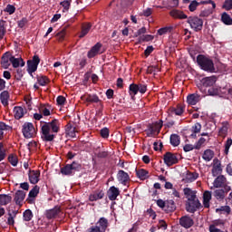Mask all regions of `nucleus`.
Returning <instances> with one entry per match:
<instances>
[{
    "mask_svg": "<svg viewBox=\"0 0 232 232\" xmlns=\"http://www.w3.org/2000/svg\"><path fill=\"white\" fill-rule=\"evenodd\" d=\"M61 131V121L53 119L49 122L41 121V139L44 142H52Z\"/></svg>",
    "mask_w": 232,
    "mask_h": 232,
    "instance_id": "f257e3e1",
    "label": "nucleus"
},
{
    "mask_svg": "<svg viewBox=\"0 0 232 232\" xmlns=\"http://www.w3.org/2000/svg\"><path fill=\"white\" fill-rule=\"evenodd\" d=\"M183 193L186 198H188L186 203V211H188V213H195L198 209L202 208V204H200V201L197 198V192L189 188H185Z\"/></svg>",
    "mask_w": 232,
    "mask_h": 232,
    "instance_id": "f03ea898",
    "label": "nucleus"
},
{
    "mask_svg": "<svg viewBox=\"0 0 232 232\" xmlns=\"http://www.w3.org/2000/svg\"><path fill=\"white\" fill-rule=\"evenodd\" d=\"M197 63L204 72H210L211 73L215 72V63H213V60L206 57L205 55L198 54L197 56Z\"/></svg>",
    "mask_w": 232,
    "mask_h": 232,
    "instance_id": "7ed1b4c3",
    "label": "nucleus"
},
{
    "mask_svg": "<svg viewBox=\"0 0 232 232\" xmlns=\"http://www.w3.org/2000/svg\"><path fill=\"white\" fill-rule=\"evenodd\" d=\"M22 133L24 139H34L36 135L35 127H34V123L25 122L22 126Z\"/></svg>",
    "mask_w": 232,
    "mask_h": 232,
    "instance_id": "20e7f679",
    "label": "nucleus"
},
{
    "mask_svg": "<svg viewBox=\"0 0 232 232\" xmlns=\"http://www.w3.org/2000/svg\"><path fill=\"white\" fill-rule=\"evenodd\" d=\"M187 23L194 32H200L204 26V21L198 18V16H189Z\"/></svg>",
    "mask_w": 232,
    "mask_h": 232,
    "instance_id": "39448f33",
    "label": "nucleus"
},
{
    "mask_svg": "<svg viewBox=\"0 0 232 232\" xmlns=\"http://www.w3.org/2000/svg\"><path fill=\"white\" fill-rule=\"evenodd\" d=\"M179 157L180 155L173 152H166L163 155V162L168 166V168H171V166H175V164H179Z\"/></svg>",
    "mask_w": 232,
    "mask_h": 232,
    "instance_id": "423d86ee",
    "label": "nucleus"
},
{
    "mask_svg": "<svg viewBox=\"0 0 232 232\" xmlns=\"http://www.w3.org/2000/svg\"><path fill=\"white\" fill-rule=\"evenodd\" d=\"M40 63L41 58H39V55L37 54H34L32 60L27 61V72L29 75H32V73H35V72H37V67L39 66Z\"/></svg>",
    "mask_w": 232,
    "mask_h": 232,
    "instance_id": "0eeeda50",
    "label": "nucleus"
},
{
    "mask_svg": "<svg viewBox=\"0 0 232 232\" xmlns=\"http://www.w3.org/2000/svg\"><path fill=\"white\" fill-rule=\"evenodd\" d=\"M162 126H164V121H162V120H160L153 124H150L147 130V137H153L156 133H160Z\"/></svg>",
    "mask_w": 232,
    "mask_h": 232,
    "instance_id": "6e6552de",
    "label": "nucleus"
},
{
    "mask_svg": "<svg viewBox=\"0 0 232 232\" xmlns=\"http://www.w3.org/2000/svg\"><path fill=\"white\" fill-rule=\"evenodd\" d=\"M82 101H83V102H88L89 104H97L100 102V105L102 108V101L101 100V98H99V96L97 94H84L81 97Z\"/></svg>",
    "mask_w": 232,
    "mask_h": 232,
    "instance_id": "1a4fd4ad",
    "label": "nucleus"
},
{
    "mask_svg": "<svg viewBox=\"0 0 232 232\" xmlns=\"http://www.w3.org/2000/svg\"><path fill=\"white\" fill-rule=\"evenodd\" d=\"M200 5H212L213 8H217V4H215L213 0H207V1H200V2L194 0L188 5L189 12H195V10H197V7L200 6Z\"/></svg>",
    "mask_w": 232,
    "mask_h": 232,
    "instance_id": "9d476101",
    "label": "nucleus"
},
{
    "mask_svg": "<svg viewBox=\"0 0 232 232\" xmlns=\"http://www.w3.org/2000/svg\"><path fill=\"white\" fill-rule=\"evenodd\" d=\"M179 225L185 229H189V227H193L195 221L189 216H183L179 218Z\"/></svg>",
    "mask_w": 232,
    "mask_h": 232,
    "instance_id": "9b49d317",
    "label": "nucleus"
},
{
    "mask_svg": "<svg viewBox=\"0 0 232 232\" xmlns=\"http://www.w3.org/2000/svg\"><path fill=\"white\" fill-rule=\"evenodd\" d=\"M60 213H61V207L55 206L53 208L46 210L45 217L48 220H52V218H57Z\"/></svg>",
    "mask_w": 232,
    "mask_h": 232,
    "instance_id": "f8f14e48",
    "label": "nucleus"
},
{
    "mask_svg": "<svg viewBox=\"0 0 232 232\" xmlns=\"http://www.w3.org/2000/svg\"><path fill=\"white\" fill-rule=\"evenodd\" d=\"M24 198H26V192H24V190H17L14 193V201L15 202L16 206H23Z\"/></svg>",
    "mask_w": 232,
    "mask_h": 232,
    "instance_id": "ddd939ff",
    "label": "nucleus"
},
{
    "mask_svg": "<svg viewBox=\"0 0 232 232\" xmlns=\"http://www.w3.org/2000/svg\"><path fill=\"white\" fill-rule=\"evenodd\" d=\"M101 48H102V44L101 43H97L95 45H93L91 48V50L87 53L88 59H93V57L99 55Z\"/></svg>",
    "mask_w": 232,
    "mask_h": 232,
    "instance_id": "4468645a",
    "label": "nucleus"
},
{
    "mask_svg": "<svg viewBox=\"0 0 232 232\" xmlns=\"http://www.w3.org/2000/svg\"><path fill=\"white\" fill-rule=\"evenodd\" d=\"M10 59H12V53L10 52H6L2 55L0 62L2 64V68H4L5 70H8V68L10 67Z\"/></svg>",
    "mask_w": 232,
    "mask_h": 232,
    "instance_id": "2eb2a0df",
    "label": "nucleus"
},
{
    "mask_svg": "<svg viewBox=\"0 0 232 232\" xmlns=\"http://www.w3.org/2000/svg\"><path fill=\"white\" fill-rule=\"evenodd\" d=\"M119 195H121V190H119V188H116L115 186H111L107 191L109 200H117V197H119Z\"/></svg>",
    "mask_w": 232,
    "mask_h": 232,
    "instance_id": "dca6fc26",
    "label": "nucleus"
},
{
    "mask_svg": "<svg viewBox=\"0 0 232 232\" xmlns=\"http://www.w3.org/2000/svg\"><path fill=\"white\" fill-rule=\"evenodd\" d=\"M102 198H104V191L101 189L94 191L89 196L90 202H97V200H102Z\"/></svg>",
    "mask_w": 232,
    "mask_h": 232,
    "instance_id": "f3484780",
    "label": "nucleus"
},
{
    "mask_svg": "<svg viewBox=\"0 0 232 232\" xmlns=\"http://www.w3.org/2000/svg\"><path fill=\"white\" fill-rule=\"evenodd\" d=\"M170 17L173 19H188V14H184V11H180L179 9H173L169 12Z\"/></svg>",
    "mask_w": 232,
    "mask_h": 232,
    "instance_id": "a211bd4d",
    "label": "nucleus"
},
{
    "mask_svg": "<svg viewBox=\"0 0 232 232\" xmlns=\"http://www.w3.org/2000/svg\"><path fill=\"white\" fill-rule=\"evenodd\" d=\"M39 186L35 185L30 191L28 194V198L26 199V201L28 202V204H34V198H35V197H37V195H39Z\"/></svg>",
    "mask_w": 232,
    "mask_h": 232,
    "instance_id": "6ab92c4d",
    "label": "nucleus"
},
{
    "mask_svg": "<svg viewBox=\"0 0 232 232\" xmlns=\"http://www.w3.org/2000/svg\"><path fill=\"white\" fill-rule=\"evenodd\" d=\"M40 177H41V170L29 171V182H31V184H37V182H39Z\"/></svg>",
    "mask_w": 232,
    "mask_h": 232,
    "instance_id": "aec40b11",
    "label": "nucleus"
},
{
    "mask_svg": "<svg viewBox=\"0 0 232 232\" xmlns=\"http://www.w3.org/2000/svg\"><path fill=\"white\" fill-rule=\"evenodd\" d=\"M13 111L14 119H16V121H19L20 119H23L24 117V113H26V109L21 106H15Z\"/></svg>",
    "mask_w": 232,
    "mask_h": 232,
    "instance_id": "412c9836",
    "label": "nucleus"
},
{
    "mask_svg": "<svg viewBox=\"0 0 232 232\" xmlns=\"http://www.w3.org/2000/svg\"><path fill=\"white\" fill-rule=\"evenodd\" d=\"M118 180L119 182H121V184L126 186L128 184V181L130 180V175H128V173L124 170H119Z\"/></svg>",
    "mask_w": 232,
    "mask_h": 232,
    "instance_id": "4be33fe9",
    "label": "nucleus"
},
{
    "mask_svg": "<svg viewBox=\"0 0 232 232\" xmlns=\"http://www.w3.org/2000/svg\"><path fill=\"white\" fill-rule=\"evenodd\" d=\"M214 165L212 169V175L213 177H217L218 175H220L222 173V164L220 163V160L218 159L214 160Z\"/></svg>",
    "mask_w": 232,
    "mask_h": 232,
    "instance_id": "5701e85b",
    "label": "nucleus"
},
{
    "mask_svg": "<svg viewBox=\"0 0 232 232\" xmlns=\"http://www.w3.org/2000/svg\"><path fill=\"white\" fill-rule=\"evenodd\" d=\"M95 226H98L100 231L106 232V229H108V226H110V223L108 222V218H101Z\"/></svg>",
    "mask_w": 232,
    "mask_h": 232,
    "instance_id": "b1692460",
    "label": "nucleus"
},
{
    "mask_svg": "<svg viewBox=\"0 0 232 232\" xmlns=\"http://www.w3.org/2000/svg\"><path fill=\"white\" fill-rule=\"evenodd\" d=\"M10 63L13 68H19V66L23 67L25 64L24 60H23L22 57L15 58L14 55L10 58Z\"/></svg>",
    "mask_w": 232,
    "mask_h": 232,
    "instance_id": "393cba45",
    "label": "nucleus"
},
{
    "mask_svg": "<svg viewBox=\"0 0 232 232\" xmlns=\"http://www.w3.org/2000/svg\"><path fill=\"white\" fill-rule=\"evenodd\" d=\"M202 85L205 86V88H209L217 82V77L216 76H210V77H205L201 80Z\"/></svg>",
    "mask_w": 232,
    "mask_h": 232,
    "instance_id": "a878e982",
    "label": "nucleus"
},
{
    "mask_svg": "<svg viewBox=\"0 0 232 232\" xmlns=\"http://www.w3.org/2000/svg\"><path fill=\"white\" fill-rule=\"evenodd\" d=\"M198 179V173L191 172V171L188 170L185 175L184 180L187 183H191V182H195V180H197Z\"/></svg>",
    "mask_w": 232,
    "mask_h": 232,
    "instance_id": "bb28decb",
    "label": "nucleus"
},
{
    "mask_svg": "<svg viewBox=\"0 0 232 232\" xmlns=\"http://www.w3.org/2000/svg\"><path fill=\"white\" fill-rule=\"evenodd\" d=\"M224 184H226V177L224 175L218 176L213 182L214 188H224Z\"/></svg>",
    "mask_w": 232,
    "mask_h": 232,
    "instance_id": "cd10ccee",
    "label": "nucleus"
},
{
    "mask_svg": "<svg viewBox=\"0 0 232 232\" xmlns=\"http://www.w3.org/2000/svg\"><path fill=\"white\" fill-rule=\"evenodd\" d=\"M17 213H19V210H9L8 211V218H7V224L8 226H14L15 224V217H17Z\"/></svg>",
    "mask_w": 232,
    "mask_h": 232,
    "instance_id": "c85d7f7f",
    "label": "nucleus"
},
{
    "mask_svg": "<svg viewBox=\"0 0 232 232\" xmlns=\"http://www.w3.org/2000/svg\"><path fill=\"white\" fill-rule=\"evenodd\" d=\"M90 30H92V24H83L82 25V31L79 34V38L82 39L83 37H86L88 35Z\"/></svg>",
    "mask_w": 232,
    "mask_h": 232,
    "instance_id": "c756f323",
    "label": "nucleus"
},
{
    "mask_svg": "<svg viewBox=\"0 0 232 232\" xmlns=\"http://www.w3.org/2000/svg\"><path fill=\"white\" fill-rule=\"evenodd\" d=\"M209 202H211V191L206 190L203 193V206L206 208H209Z\"/></svg>",
    "mask_w": 232,
    "mask_h": 232,
    "instance_id": "7c9ffc66",
    "label": "nucleus"
},
{
    "mask_svg": "<svg viewBox=\"0 0 232 232\" xmlns=\"http://www.w3.org/2000/svg\"><path fill=\"white\" fill-rule=\"evenodd\" d=\"M198 101H200V96H198V94H189L187 97V102L188 104H190V106H195V104H197V102H198Z\"/></svg>",
    "mask_w": 232,
    "mask_h": 232,
    "instance_id": "2f4dec72",
    "label": "nucleus"
},
{
    "mask_svg": "<svg viewBox=\"0 0 232 232\" xmlns=\"http://www.w3.org/2000/svg\"><path fill=\"white\" fill-rule=\"evenodd\" d=\"M60 172L62 173V175H65L67 177H72L75 175L70 164H66L64 167H63Z\"/></svg>",
    "mask_w": 232,
    "mask_h": 232,
    "instance_id": "473e14b6",
    "label": "nucleus"
},
{
    "mask_svg": "<svg viewBox=\"0 0 232 232\" xmlns=\"http://www.w3.org/2000/svg\"><path fill=\"white\" fill-rule=\"evenodd\" d=\"M177 209V206L175 205V201L173 199H168L165 203V211L168 213H172V211H175Z\"/></svg>",
    "mask_w": 232,
    "mask_h": 232,
    "instance_id": "72a5a7b5",
    "label": "nucleus"
},
{
    "mask_svg": "<svg viewBox=\"0 0 232 232\" xmlns=\"http://www.w3.org/2000/svg\"><path fill=\"white\" fill-rule=\"evenodd\" d=\"M136 175L140 180H146L149 179L150 172L144 169H136Z\"/></svg>",
    "mask_w": 232,
    "mask_h": 232,
    "instance_id": "f704fd0d",
    "label": "nucleus"
},
{
    "mask_svg": "<svg viewBox=\"0 0 232 232\" xmlns=\"http://www.w3.org/2000/svg\"><path fill=\"white\" fill-rule=\"evenodd\" d=\"M226 190H224V188H218L216 189L213 193V197H215V198H217V200H224V198H226Z\"/></svg>",
    "mask_w": 232,
    "mask_h": 232,
    "instance_id": "c9c22d12",
    "label": "nucleus"
},
{
    "mask_svg": "<svg viewBox=\"0 0 232 232\" xmlns=\"http://www.w3.org/2000/svg\"><path fill=\"white\" fill-rule=\"evenodd\" d=\"M8 99H10V92L8 91H4L0 93V101L3 106H8Z\"/></svg>",
    "mask_w": 232,
    "mask_h": 232,
    "instance_id": "e433bc0d",
    "label": "nucleus"
},
{
    "mask_svg": "<svg viewBox=\"0 0 232 232\" xmlns=\"http://www.w3.org/2000/svg\"><path fill=\"white\" fill-rule=\"evenodd\" d=\"M65 132L67 133V135H69V137H72V139H75V137H77V135L75 134V128L73 127V125H72V123H67V125L65 126Z\"/></svg>",
    "mask_w": 232,
    "mask_h": 232,
    "instance_id": "4c0bfd02",
    "label": "nucleus"
},
{
    "mask_svg": "<svg viewBox=\"0 0 232 232\" xmlns=\"http://www.w3.org/2000/svg\"><path fill=\"white\" fill-rule=\"evenodd\" d=\"M213 157H215V152L208 149L204 151L202 159L203 160H206V162H210V160H213Z\"/></svg>",
    "mask_w": 232,
    "mask_h": 232,
    "instance_id": "58836bf2",
    "label": "nucleus"
},
{
    "mask_svg": "<svg viewBox=\"0 0 232 232\" xmlns=\"http://www.w3.org/2000/svg\"><path fill=\"white\" fill-rule=\"evenodd\" d=\"M12 202V196L0 194V206H6Z\"/></svg>",
    "mask_w": 232,
    "mask_h": 232,
    "instance_id": "ea45409f",
    "label": "nucleus"
},
{
    "mask_svg": "<svg viewBox=\"0 0 232 232\" xmlns=\"http://www.w3.org/2000/svg\"><path fill=\"white\" fill-rule=\"evenodd\" d=\"M169 140L171 146H173L174 148H177V146L180 145V136L179 134H171Z\"/></svg>",
    "mask_w": 232,
    "mask_h": 232,
    "instance_id": "a19ab883",
    "label": "nucleus"
},
{
    "mask_svg": "<svg viewBox=\"0 0 232 232\" xmlns=\"http://www.w3.org/2000/svg\"><path fill=\"white\" fill-rule=\"evenodd\" d=\"M216 213H219L220 215H231V207L221 206L218 208H216Z\"/></svg>",
    "mask_w": 232,
    "mask_h": 232,
    "instance_id": "79ce46f5",
    "label": "nucleus"
},
{
    "mask_svg": "<svg viewBox=\"0 0 232 232\" xmlns=\"http://www.w3.org/2000/svg\"><path fill=\"white\" fill-rule=\"evenodd\" d=\"M221 21L224 24H226L227 26H231L232 24V18L231 16L224 12L222 14H221Z\"/></svg>",
    "mask_w": 232,
    "mask_h": 232,
    "instance_id": "37998d69",
    "label": "nucleus"
},
{
    "mask_svg": "<svg viewBox=\"0 0 232 232\" xmlns=\"http://www.w3.org/2000/svg\"><path fill=\"white\" fill-rule=\"evenodd\" d=\"M137 93H139V85L137 83H131L129 86V94L130 95L131 99H133Z\"/></svg>",
    "mask_w": 232,
    "mask_h": 232,
    "instance_id": "c03bdc74",
    "label": "nucleus"
},
{
    "mask_svg": "<svg viewBox=\"0 0 232 232\" xmlns=\"http://www.w3.org/2000/svg\"><path fill=\"white\" fill-rule=\"evenodd\" d=\"M185 110H186V106L178 104L176 108H173L171 110V113H175V115H178L180 117L184 113Z\"/></svg>",
    "mask_w": 232,
    "mask_h": 232,
    "instance_id": "a18cd8bd",
    "label": "nucleus"
},
{
    "mask_svg": "<svg viewBox=\"0 0 232 232\" xmlns=\"http://www.w3.org/2000/svg\"><path fill=\"white\" fill-rule=\"evenodd\" d=\"M36 80L40 86H46L47 84H50V79L47 76H37Z\"/></svg>",
    "mask_w": 232,
    "mask_h": 232,
    "instance_id": "49530a36",
    "label": "nucleus"
},
{
    "mask_svg": "<svg viewBox=\"0 0 232 232\" xmlns=\"http://www.w3.org/2000/svg\"><path fill=\"white\" fill-rule=\"evenodd\" d=\"M6 21L0 20V39H5V35H6Z\"/></svg>",
    "mask_w": 232,
    "mask_h": 232,
    "instance_id": "de8ad7c7",
    "label": "nucleus"
},
{
    "mask_svg": "<svg viewBox=\"0 0 232 232\" xmlns=\"http://www.w3.org/2000/svg\"><path fill=\"white\" fill-rule=\"evenodd\" d=\"M72 169V172L75 174L79 171H81L82 169V164H81L79 161H72L71 164H70Z\"/></svg>",
    "mask_w": 232,
    "mask_h": 232,
    "instance_id": "09e8293b",
    "label": "nucleus"
},
{
    "mask_svg": "<svg viewBox=\"0 0 232 232\" xmlns=\"http://www.w3.org/2000/svg\"><path fill=\"white\" fill-rule=\"evenodd\" d=\"M155 36L151 34H143L138 38L139 43H150V41H153Z\"/></svg>",
    "mask_w": 232,
    "mask_h": 232,
    "instance_id": "8fccbe9b",
    "label": "nucleus"
},
{
    "mask_svg": "<svg viewBox=\"0 0 232 232\" xmlns=\"http://www.w3.org/2000/svg\"><path fill=\"white\" fill-rule=\"evenodd\" d=\"M23 218H24V222H30V220H32V218H34V213L30 209H26L23 213Z\"/></svg>",
    "mask_w": 232,
    "mask_h": 232,
    "instance_id": "3c124183",
    "label": "nucleus"
},
{
    "mask_svg": "<svg viewBox=\"0 0 232 232\" xmlns=\"http://www.w3.org/2000/svg\"><path fill=\"white\" fill-rule=\"evenodd\" d=\"M8 161L14 167L17 166V164L19 163V160L17 159V156L15 154H10L8 156Z\"/></svg>",
    "mask_w": 232,
    "mask_h": 232,
    "instance_id": "603ef678",
    "label": "nucleus"
},
{
    "mask_svg": "<svg viewBox=\"0 0 232 232\" xmlns=\"http://www.w3.org/2000/svg\"><path fill=\"white\" fill-rule=\"evenodd\" d=\"M6 151L7 150L5 149V145L3 144V142H0V162L6 159Z\"/></svg>",
    "mask_w": 232,
    "mask_h": 232,
    "instance_id": "864d4df0",
    "label": "nucleus"
},
{
    "mask_svg": "<svg viewBox=\"0 0 232 232\" xmlns=\"http://www.w3.org/2000/svg\"><path fill=\"white\" fill-rule=\"evenodd\" d=\"M60 5L63 6V12H68L70 6H72V0H64L60 3Z\"/></svg>",
    "mask_w": 232,
    "mask_h": 232,
    "instance_id": "5fc2aeb1",
    "label": "nucleus"
},
{
    "mask_svg": "<svg viewBox=\"0 0 232 232\" xmlns=\"http://www.w3.org/2000/svg\"><path fill=\"white\" fill-rule=\"evenodd\" d=\"M173 30V27L169 26V27H162L158 30V34L159 35H166V34H169Z\"/></svg>",
    "mask_w": 232,
    "mask_h": 232,
    "instance_id": "6e6d98bb",
    "label": "nucleus"
},
{
    "mask_svg": "<svg viewBox=\"0 0 232 232\" xmlns=\"http://www.w3.org/2000/svg\"><path fill=\"white\" fill-rule=\"evenodd\" d=\"M39 111H40V113L44 115V117H50L51 115L50 110L46 108L44 105H42Z\"/></svg>",
    "mask_w": 232,
    "mask_h": 232,
    "instance_id": "4d7b16f0",
    "label": "nucleus"
},
{
    "mask_svg": "<svg viewBox=\"0 0 232 232\" xmlns=\"http://www.w3.org/2000/svg\"><path fill=\"white\" fill-rule=\"evenodd\" d=\"M100 135L102 137V139H108L110 137V129L109 128H103L100 130Z\"/></svg>",
    "mask_w": 232,
    "mask_h": 232,
    "instance_id": "13d9d810",
    "label": "nucleus"
},
{
    "mask_svg": "<svg viewBox=\"0 0 232 232\" xmlns=\"http://www.w3.org/2000/svg\"><path fill=\"white\" fill-rule=\"evenodd\" d=\"M5 12H7V14H9V15L15 14V5H10V4L7 5L5 9Z\"/></svg>",
    "mask_w": 232,
    "mask_h": 232,
    "instance_id": "bf43d9fd",
    "label": "nucleus"
},
{
    "mask_svg": "<svg viewBox=\"0 0 232 232\" xmlns=\"http://www.w3.org/2000/svg\"><path fill=\"white\" fill-rule=\"evenodd\" d=\"M222 8L227 11L232 10V0H225Z\"/></svg>",
    "mask_w": 232,
    "mask_h": 232,
    "instance_id": "052dcab7",
    "label": "nucleus"
},
{
    "mask_svg": "<svg viewBox=\"0 0 232 232\" xmlns=\"http://www.w3.org/2000/svg\"><path fill=\"white\" fill-rule=\"evenodd\" d=\"M232 146V139L228 138L225 143V154L227 155L229 153V148Z\"/></svg>",
    "mask_w": 232,
    "mask_h": 232,
    "instance_id": "680f3d73",
    "label": "nucleus"
},
{
    "mask_svg": "<svg viewBox=\"0 0 232 232\" xmlns=\"http://www.w3.org/2000/svg\"><path fill=\"white\" fill-rule=\"evenodd\" d=\"M200 130H202V125L199 122H197L192 126L193 133H200Z\"/></svg>",
    "mask_w": 232,
    "mask_h": 232,
    "instance_id": "e2e57ef3",
    "label": "nucleus"
},
{
    "mask_svg": "<svg viewBox=\"0 0 232 232\" xmlns=\"http://www.w3.org/2000/svg\"><path fill=\"white\" fill-rule=\"evenodd\" d=\"M167 5L169 8H177L179 6V0H167Z\"/></svg>",
    "mask_w": 232,
    "mask_h": 232,
    "instance_id": "0e129e2a",
    "label": "nucleus"
},
{
    "mask_svg": "<svg viewBox=\"0 0 232 232\" xmlns=\"http://www.w3.org/2000/svg\"><path fill=\"white\" fill-rule=\"evenodd\" d=\"M56 102L58 106H64V103L66 102V98L63 95H60L56 99Z\"/></svg>",
    "mask_w": 232,
    "mask_h": 232,
    "instance_id": "69168bd1",
    "label": "nucleus"
},
{
    "mask_svg": "<svg viewBox=\"0 0 232 232\" xmlns=\"http://www.w3.org/2000/svg\"><path fill=\"white\" fill-rule=\"evenodd\" d=\"M138 90L140 93L144 94L146 92H148V86L146 84L140 83L138 84Z\"/></svg>",
    "mask_w": 232,
    "mask_h": 232,
    "instance_id": "338daca9",
    "label": "nucleus"
},
{
    "mask_svg": "<svg viewBox=\"0 0 232 232\" xmlns=\"http://www.w3.org/2000/svg\"><path fill=\"white\" fill-rule=\"evenodd\" d=\"M219 135L220 137H226L227 135V127L226 125H223L220 129H219Z\"/></svg>",
    "mask_w": 232,
    "mask_h": 232,
    "instance_id": "774afa93",
    "label": "nucleus"
}]
</instances>
